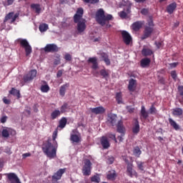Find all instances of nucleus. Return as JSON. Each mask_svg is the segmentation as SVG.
Instances as JSON below:
<instances>
[{"label": "nucleus", "mask_w": 183, "mask_h": 183, "mask_svg": "<svg viewBox=\"0 0 183 183\" xmlns=\"http://www.w3.org/2000/svg\"><path fill=\"white\" fill-rule=\"evenodd\" d=\"M84 16V9L79 8L74 16V22L77 24V31L79 34H82L86 29V24H85V19L82 20Z\"/></svg>", "instance_id": "obj_1"}, {"label": "nucleus", "mask_w": 183, "mask_h": 183, "mask_svg": "<svg viewBox=\"0 0 183 183\" xmlns=\"http://www.w3.org/2000/svg\"><path fill=\"white\" fill-rule=\"evenodd\" d=\"M114 17L111 14L105 15V11L103 9H99L96 13V21L102 26H105L107 22L112 21Z\"/></svg>", "instance_id": "obj_2"}, {"label": "nucleus", "mask_w": 183, "mask_h": 183, "mask_svg": "<svg viewBox=\"0 0 183 183\" xmlns=\"http://www.w3.org/2000/svg\"><path fill=\"white\" fill-rule=\"evenodd\" d=\"M42 151L50 159H53V158L56 157V148L49 142H47L46 144L43 146Z\"/></svg>", "instance_id": "obj_3"}, {"label": "nucleus", "mask_w": 183, "mask_h": 183, "mask_svg": "<svg viewBox=\"0 0 183 183\" xmlns=\"http://www.w3.org/2000/svg\"><path fill=\"white\" fill-rule=\"evenodd\" d=\"M154 26H155V24H154V21H152V19L148 21L144 26L143 35L142 36L141 39L144 40L149 38V36H151L154 33Z\"/></svg>", "instance_id": "obj_4"}, {"label": "nucleus", "mask_w": 183, "mask_h": 183, "mask_svg": "<svg viewBox=\"0 0 183 183\" xmlns=\"http://www.w3.org/2000/svg\"><path fill=\"white\" fill-rule=\"evenodd\" d=\"M92 169V162L89 159L84 160V166L82 167V174L84 177H89L91 175V171Z\"/></svg>", "instance_id": "obj_5"}, {"label": "nucleus", "mask_w": 183, "mask_h": 183, "mask_svg": "<svg viewBox=\"0 0 183 183\" xmlns=\"http://www.w3.org/2000/svg\"><path fill=\"white\" fill-rule=\"evenodd\" d=\"M17 42H19L22 48H24L26 56H29V55H31V54L32 53V47L31 46V45H29V42H28V40H26V39H17Z\"/></svg>", "instance_id": "obj_6"}, {"label": "nucleus", "mask_w": 183, "mask_h": 183, "mask_svg": "<svg viewBox=\"0 0 183 183\" xmlns=\"http://www.w3.org/2000/svg\"><path fill=\"white\" fill-rule=\"evenodd\" d=\"M44 51L46 54H49V52L54 54V52H58V51H59V48L55 44H48L44 48Z\"/></svg>", "instance_id": "obj_7"}, {"label": "nucleus", "mask_w": 183, "mask_h": 183, "mask_svg": "<svg viewBox=\"0 0 183 183\" xmlns=\"http://www.w3.org/2000/svg\"><path fill=\"white\" fill-rule=\"evenodd\" d=\"M36 69H32L27 74L24 75L23 77L24 82H29L30 81H32L34 78L36 76Z\"/></svg>", "instance_id": "obj_8"}, {"label": "nucleus", "mask_w": 183, "mask_h": 183, "mask_svg": "<svg viewBox=\"0 0 183 183\" xmlns=\"http://www.w3.org/2000/svg\"><path fill=\"white\" fill-rule=\"evenodd\" d=\"M7 182L9 183H21L19 177L15 173L6 174Z\"/></svg>", "instance_id": "obj_9"}, {"label": "nucleus", "mask_w": 183, "mask_h": 183, "mask_svg": "<svg viewBox=\"0 0 183 183\" xmlns=\"http://www.w3.org/2000/svg\"><path fill=\"white\" fill-rule=\"evenodd\" d=\"M127 173L129 177L131 178H138V173L135 169H134V165L133 164H129L127 166Z\"/></svg>", "instance_id": "obj_10"}, {"label": "nucleus", "mask_w": 183, "mask_h": 183, "mask_svg": "<svg viewBox=\"0 0 183 183\" xmlns=\"http://www.w3.org/2000/svg\"><path fill=\"white\" fill-rule=\"evenodd\" d=\"M122 36L123 38V41L126 45H129V44L132 42V37L131 36V34L128 33V31H122Z\"/></svg>", "instance_id": "obj_11"}, {"label": "nucleus", "mask_w": 183, "mask_h": 183, "mask_svg": "<svg viewBox=\"0 0 183 183\" xmlns=\"http://www.w3.org/2000/svg\"><path fill=\"white\" fill-rule=\"evenodd\" d=\"M129 14H131V6L124 8L123 11L118 13V15L122 19H127Z\"/></svg>", "instance_id": "obj_12"}, {"label": "nucleus", "mask_w": 183, "mask_h": 183, "mask_svg": "<svg viewBox=\"0 0 183 183\" xmlns=\"http://www.w3.org/2000/svg\"><path fill=\"white\" fill-rule=\"evenodd\" d=\"M107 121L112 127H115V125H117V123H118V117L117 116V114H110L108 115Z\"/></svg>", "instance_id": "obj_13"}, {"label": "nucleus", "mask_w": 183, "mask_h": 183, "mask_svg": "<svg viewBox=\"0 0 183 183\" xmlns=\"http://www.w3.org/2000/svg\"><path fill=\"white\" fill-rule=\"evenodd\" d=\"M88 64H92V69L97 70L99 68L98 59L97 57H90L87 60Z\"/></svg>", "instance_id": "obj_14"}, {"label": "nucleus", "mask_w": 183, "mask_h": 183, "mask_svg": "<svg viewBox=\"0 0 183 183\" xmlns=\"http://www.w3.org/2000/svg\"><path fill=\"white\" fill-rule=\"evenodd\" d=\"M100 142L104 149H108V148H109V147L111 146V144H109V141H108V137L105 136L101 137Z\"/></svg>", "instance_id": "obj_15"}, {"label": "nucleus", "mask_w": 183, "mask_h": 183, "mask_svg": "<svg viewBox=\"0 0 183 183\" xmlns=\"http://www.w3.org/2000/svg\"><path fill=\"white\" fill-rule=\"evenodd\" d=\"M128 89L130 92H135L137 89V80L131 79L129 81Z\"/></svg>", "instance_id": "obj_16"}, {"label": "nucleus", "mask_w": 183, "mask_h": 183, "mask_svg": "<svg viewBox=\"0 0 183 183\" xmlns=\"http://www.w3.org/2000/svg\"><path fill=\"white\" fill-rule=\"evenodd\" d=\"M91 112H92L93 114H95L96 115H100V114H104L105 108H104V107L102 106H100L96 108H92Z\"/></svg>", "instance_id": "obj_17"}, {"label": "nucleus", "mask_w": 183, "mask_h": 183, "mask_svg": "<svg viewBox=\"0 0 183 183\" xmlns=\"http://www.w3.org/2000/svg\"><path fill=\"white\" fill-rule=\"evenodd\" d=\"M117 128V132H119V134H122L123 135L125 134V127H124V122H122V120L118 121Z\"/></svg>", "instance_id": "obj_18"}, {"label": "nucleus", "mask_w": 183, "mask_h": 183, "mask_svg": "<svg viewBox=\"0 0 183 183\" xmlns=\"http://www.w3.org/2000/svg\"><path fill=\"white\" fill-rule=\"evenodd\" d=\"M132 132L134 134L139 133V122H138V119H135L134 123L132 127Z\"/></svg>", "instance_id": "obj_19"}, {"label": "nucleus", "mask_w": 183, "mask_h": 183, "mask_svg": "<svg viewBox=\"0 0 183 183\" xmlns=\"http://www.w3.org/2000/svg\"><path fill=\"white\" fill-rule=\"evenodd\" d=\"M69 88V84L66 83L60 86L59 89V95L61 97H65V94L66 92V89Z\"/></svg>", "instance_id": "obj_20"}, {"label": "nucleus", "mask_w": 183, "mask_h": 183, "mask_svg": "<svg viewBox=\"0 0 183 183\" xmlns=\"http://www.w3.org/2000/svg\"><path fill=\"white\" fill-rule=\"evenodd\" d=\"M132 28L133 31L138 32V31H139V29H141L142 28V21H136V22L133 23L132 25Z\"/></svg>", "instance_id": "obj_21"}, {"label": "nucleus", "mask_w": 183, "mask_h": 183, "mask_svg": "<svg viewBox=\"0 0 183 183\" xmlns=\"http://www.w3.org/2000/svg\"><path fill=\"white\" fill-rule=\"evenodd\" d=\"M10 95H13L14 97H16L17 99H19L21 98V92L19 90L15 89V88H11V89L9 91Z\"/></svg>", "instance_id": "obj_22"}, {"label": "nucleus", "mask_w": 183, "mask_h": 183, "mask_svg": "<svg viewBox=\"0 0 183 183\" xmlns=\"http://www.w3.org/2000/svg\"><path fill=\"white\" fill-rule=\"evenodd\" d=\"M154 54V51L151 49L143 48L142 50V54L143 56H151Z\"/></svg>", "instance_id": "obj_23"}, {"label": "nucleus", "mask_w": 183, "mask_h": 183, "mask_svg": "<svg viewBox=\"0 0 183 183\" xmlns=\"http://www.w3.org/2000/svg\"><path fill=\"white\" fill-rule=\"evenodd\" d=\"M177 9V3H172L167 7V11L168 14L171 15V14L174 13V11Z\"/></svg>", "instance_id": "obj_24"}, {"label": "nucleus", "mask_w": 183, "mask_h": 183, "mask_svg": "<svg viewBox=\"0 0 183 183\" xmlns=\"http://www.w3.org/2000/svg\"><path fill=\"white\" fill-rule=\"evenodd\" d=\"M151 64V59L148 58L142 59L140 61V65L142 68H147Z\"/></svg>", "instance_id": "obj_25"}, {"label": "nucleus", "mask_w": 183, "mask_h": 183, "mask_svg": "<svg viewBox=\"0 0 183 183\" xmlns=\"http://www.w3.org/2000/svg\"><path fill=\"white\" fill-rule=\"evenodd\" d=\"M31 9H34L36 12V14H38V15H39V14H41V5L39 4H31Z\"/></svg>", "instance_id": "obj_26"}, {"label": "nucleus", "mask_w": 183, "mask_h": 183, "mask_svg": "<svg viewBox=\"0 0 183 183\" xmlns=\"http://www.w3.org/2000/svg\"><path fill=\"white\" fill-rule=\"evenodd\" d=\"M101 56L102 61L105 62L106 65H111V60H109V57L108 56V54L107 53H102Z\"/></svg>", "instance_id": "obj_27"}, {"label": "nucleus", "mask_w": 183, "mask_h": 183, "mask_svg": "<svg viewBox=\"0 0 183 183\" xmlns=\"http://www.w3.org/2000/svg\"><path fill=\"white\" fill-rule=\"evenodd\" d=\"M61 111L59 109H55L51 113V119H56L58 117H61Z\"/></svg>", "instance_id": "obj_28"}, {"label": "nucleus", "mask_w": 183, "mask_h": 183, "mask_svg": "<svg viewBox=\"0 0 183 183\" xmlns=\"http://www.w3.org/2000/svg\"><path fill=\"white\" fill-rule=\"evenodd\" d=\"M182 109L181 108H175V109H173L172 110V114L174 116V117H181V115H182Z\"/></svg>", "instance_id": "obj_29"}, {"label": "nucleus", "mask_w": 183, "mask_h": 183, "mask_svg": "<svg viewBox=\"0 0 183 183\" xmlns=\"http://www.w3.org/2000/svg\"><path fill=\"white\" fill-rule=\"evenodd\" d=\"M70 140L76 144L81 142V138L77 134H71Z\"/></svg>", "instance_id": "obj_30"}, {"label": "nucleus", "mask_w": 183, "mask_h": 183, "mask_svg": "<svg viewBox=\"0 0 183 183\" xmlns=\"http://www.w3.org/2000/svg\"><path fill=\"white\" fill-rule=\"evenodd\" d=\"M169 122L171 127H172L174 128V129H175L176 131H178V129H179V125H178V124H177V122H175V121H174V119H169Z\"/></svg>", "instance_id": "obj_31"}, {"label": "nucleus", "mask_w": 183, "mask_h": 183, "mask_svg": "<svg viewBox=\"0 0 183 183\" xmlns=\"http://www.w3.org/2000/svg\"><path fill=\"white\" fill-rule=\"evenodd\" d=\"M140 114L142 117V118H144V119H147V118H148V112L145 109V107L142 106V109H141V112Z\"/></svg>", "instance_id": "obj_32"}, {"label": "nucleus", "mask_w": 183, "mask_h": 183, "mask_svg": "<svg viewBox=\"0 0 183 183\" xmlns=\"http://www.w3.org/2000/svg\"><path fill=\"white\" fill-rule=\"evenodd\" d=\"M67 120L65 117H62L59 121V128L64 129V127H66Z\"/></svg>", "instance_id": "obj_33"}, {"label": "nucleus", "mask_w": 183, "mask_h": 183, "mask_svg": "<svg viewBox=\"0 0 183 183\" xmlns=\"http://www.w3.org/2000/svg\"><path fill=\"white\" fill-rule=\"evenodd\" d=\"M99 74L103 78H108L109 76V72L105 69H101Z\"/></svg>", "instance_id": "obj_34"}, {"label": "nucleus", "mask_w": 183, "mask_h": 183, "mask_svg": "<svg viewBox=\"0 0 183 183\" xmlns=\"http://www.w3.org/2000/svg\"><path fill=\"white\" fill-rule=\"evenodd\" d=\"M91 182H97V183L101 182V177H99V174H96V175L92 176L91 177Z\"/></svg>", "instance_id": "obj_35"}, {"label": "nucleus", "mask_w": 183, "mask_h": 183, "mask_svg": "<svg viewBox=\"0 0 183 183\" xmlns=\"http://www.w3.org/2000/svg\"><path fill=\"white\" fill-rule=\"evenodd\" d=\"M39 29L40 32H45L46 31H48V24H40L39 26Z\"/></svg>", "instance_id": "obj_36"}, {"label": "nucleus", "mask_w": 183, "mask_h": 183, "mask_svg": "<svg viewBox=\"0 0 183 183\" xmlns=\"http://www.w3.org/2000/svg\"><path fill=\"white\" fill-rule=\"evenodd\" d=\"M117 178V172L115 171H113V172L109 173L107 174V179H111L112 181H114Z\"/></svg>", "instance_id": "obj_37"}, {"label": "nucleus", "mask_w": 183, "mask_h": 183, "mask_svg": "<svg viewBox=\"0 0 183 183\" xmlns=\"http://www.w3.org/2000/svg\"><path fill=\"white\" fill-rule=\"evenodd\" d=\"M84 4H90L91 5H95L99 3V0H81Z\"/></svg>", "instance_id": "obj_38"}, {"label": "nucleus", "mask_w": 183, "mask_h": 183, "mask_svg": "<svg viewBox=\"0 0 183 183\" xmlns=\"http://www.w3.org/2000/svg\"><path fill=\"white\" fill-rule=\"evenodd\" d=\"M69 108V106H68L67 103H64L60 108V112H61V114H64Z\"/></svg>", "instance_id": "obj_39"}, {"label": "nucleus", "mask_w": 183, "mask_h": 183, "mask_svg": "<svg viewBox=\"0 0 183 183\" xmlns=\"http://www.w3.org/2000/svg\"><path fill=\"white\" fill-rule=\"evenodd\" d=\"M116 101L117 104H122V94L121 93H117Z\"/></svg>", "instance_id": "obj_40"}, {"label": "nucleus", "mask_w": 183, "mask_h": 183, "mask_svg": "<svg viewBox=\"0 0 183 183\" xmlns=\"http://www.w3.org/2000/svg\"><path fill=\"white\" fill-rule=\"evenodd\" d=\"M12 16H14V12H9L8 14L6 15L4 23L5 24V22L9 21V19H12Z\"/></svg>", "instance_id": "obj_41"}, {"label": "nucleus", "mask_w": 183, "mask_h": 183, "mask_svg": "<svg viewBox=\"0 0 183 183\" xmlns=\"http://www.w3.org/2000/svg\"><path fill=\"white\" fill-rule=\"evenodd\" d=\"M3 138H9V132L6 129H4L1 132Z\"/></svg>", "instance_id": "obj_42"}, {"label": "nucleus", "mask_w": 183, "mask_h": 183, "mask_svg": "<svg viewBox=\"0 0 183 183\" xmlns=\"http://www.w3.org/2000/svg\"><path fill=\"white\" fill-rule=\"evenodd\" d=\"M50 88L48 84L41 85V92H48L49 91Z\"/></svg>", "instance_id": "obj_43"}, {"label": "nucleus", "mask_w": 183, "mask_h": 183, "mask_svg": "<svg viewBox=\"0 0 183 183\" xmlns=\"http://www.w3.org/2000/svg\"><path fill=\"white\" fill-rule=\"evenodd\" d=\"M134 154L136 157H139V155H141V154H142V152L141 151L139 147H137L134 149Z\"/></svg>", "instance_id": "obj_44"}, {"label": "nucleus", "mask_w": 183, "mask_h": 183, "mask_svg": "<svg viewBox=\"0 0 183 183\" xmlns=\"http://www.w3.org/2000/svg\"><path fill=\"white\" fill-rule=\"evenodd\" d=\"M107 164H109V165L114 164V161H115V158L112 156L107 157Z\"/></svg>", "instance_id": "obj_45"}, {"label": "nucleus", "mask_w": 183, "mask_h": 183, "mask_svg": "<svg viewBox=\"0 0 183 183\" xmlns=\"http://www.w3.org/2000/svg\"><path fill=\"white\" fill-rule=\"evenodd\" d=\"M149 114H151L152 115H154V114H157V108H155V106H154V104H152L151 106V107L149 108Z\"/></svg>", "instance_id": "obj_46"}, {"label": "nucleus", "mask_w": 183, "mask_h": 183, "mask_svg": "<svg viewBox=\"0 0 183 183\" xmlns=\"http://www.w3.org/2000/svg\"><path fill=\"white\" fill-rule=\"evenodd\" d=\"M19 18V13H16L11 17V24H14L16 21V19Z\"/></svg>", "instance_id": "obj_47"}, {"label": "nucleus", "mask_w": 183, "mask_h": 183, "mask_svg": "<svg viewBox=\"0 0 183 183\" xmlns=\"http://www.w3.org/2000/svg\"><path fill=\"white\" fill-rule=\"evenodd\" d=\"M19 18V13H16L11 17V24H14L16 21V19Z\"/></svg>", "instance_id": "obj_48"}, {"label": "nucleus", "mask_w": 183, "mask_h": 183, "mask_svg": "<svg viewBox=\"0 0 183 183\" xmlns=\"http://www.w3.org/2000/svg\"><path fill=\"white\" fill-rule=\"evenodd\" d=\"M137 167L140 171H144V162H137Z\"/></svg>", "instance_id": "obj_49"}, {"label": "nucleus", "mask_w": 183, "mask_h": 183, "mask_svg": "<svg viewBox=\"0 0 183 183\" xmlns=\"http://www.w3.org/2000/svg\"><path fill=\"white\" fill-rule=\"evenodd\" d=\"M170 75L172 76V78L174 80L177 81V71H172L170 73Z\"/></svg>", "instance_id": "obj_50"}, {"label": "nucleus", "mask_w": 183, "mask_h": 183, "mask_svg": "<svg viewBox=\"0 0 183 183\" xmlns=\"http://www.w3.org/2000/svg\"><path fill=\"white\" fill-rule=\"evenodd\" d=\"M64 59L66 61H71L72 60V56H71V54H66L64 56Z\"/></svg>", "instance_id": "obj_51"}, {"label": "nucleus", "mask_w": 183, "mask_h": 183, "mask_svg": "<svg viewBox=\"0 0 183 183\" xmlns=\"http://www.w3.org/2000/svg\"><path fill=\"white\" fill-rule=\"evenodd\" d=\"M126 109H127L128 112H129V114H132L134 111H135V109H134V107H132L130 106H127Z\"/></svg>", "instance_id": "obj_52"}, {"label": "nucleus", "mask_w": 183, "mask_h": 183, "mask_svg": "<svg viewBox=\"0 0 183 183\" xmlns=\"http://www.w3.org/2000/svg\"><path fill=\"white\" fill-rule=\"evenodd\" d=\"M178 91L179 92L180 97H183V86H179Z\"/></svg>", "instance_id": "obj_53"}, {"label": "nucleus", "mask_w": 183, "mask_h": 183, "mask_svg": "<svg viewBox=\"0 0 183 183\" xmlns=\"http://www.w3.org/2000/svg\"><path fill=\"white\" fill-rule=\"evenodd\" d=\"M107 138H110V139H115V134H112V133H108L107 134Z\"/></svg>", "instance_id": "obj_54"}, {"label": "nucleus", "mask_w": 183, "mask_h": 183, "mask_svg": "<svg viewBox=\"0 0 183 183\" xmlns=\"http://www.w3.org/2000/svg\"><path fill=\"white\" fill-rule=\"evenodd\" d=\"M56 137H58V131L57 130H56L53 132V134H52L53 141H55L56 139Z\"/></svg>", "instance_id": "obj_55"}, {"label": "nucleus", "mask_w": 183, "mask_h": 183, "mask_svg": "<svg viewBox=\"0 0 183 183\" xmlns=\"http://www.w3.org/2000/svg\"><path fill=\"white\" fill-rule=\"evenodd\" d=\"M148 12H149V11L147 9H142L141 10L142 15H148Z\"/></svg>", "instance_id": "obj_56"}, {"label": "nucleus", "mask_w": 183, "mask_h": 183, "mask_svg": "<svg viewBox=\"0 0 183 183\" xmlns=\"http://www.w3.org/2000/svg\"><path fill=\"white\" fill-rule=\"evenodd\" d=\"M6 119H8V117L4 116L1 118L0 121L1 124H5V122H6Z\"/></svg>", "instance_id": "obj_57"}, {"label": "nucleus", "mask_w": 183, "mask_h": 183, "mask_svg": "<svg viewBox=\"0 0 183 183\" xmlns=\"http://www.w3.org/2000/svg\"><path fill=\"white\" fill-rule=\"evenodd\" d=\"M158 83L161 84L162 85H165V79H164L163 77H161L159 79Z\"/></svg>", "instance_id": "obj_58"}, {"label": "nucleus", "mask_w": 183, "mask_h": 183, "mask_svg": "<svg viewBox=\"0 0 183 183\" xmlns=\"http://www.w3.org/2000/svg\"><path fill=\"white\" fill-rule=\"evenodd\" d=\"M3 102L4 104H6L7 105H9V104H11V101L8 99H6L5 97L3 99Z\"/></svg>", "instance_id": "obj_59"}, {"label": "nucleus", "mask_w": 183, "mask_h": 183, "mask_svg": "<svg viewBox=\"0 0 183 183\" xmlns=\"http://www.w3.org/2000/svg\"><path fill=\"white\" fill-rule=\"evenodd\" d=\"M63 71L62 70H59L56 74L57 78H61L62 76Z\"/></svg>", "instance_id": "obj_60"}, {"label": "nucleus", "mask_w": 183, "mask_h": 183, "mask_svg": "<svg viewBox=\"0 0 183 183\" xmlns=\"http://www.w3.org/2000/svg\"><path fill=\"white\" fill-rule=\"evenodd\" d=\"M155 44L158 49H159L161 46H162V42H161V41L155 42Z\"/></svg>", "instance_id": "obj_61"}, {"label": "nucleus", "mask_w": 183, "mask_h": 183, "mask_svg": "<svg viewBox=\"0 0 183 183\" xmlns=\"http://www.w3.org/2000/svg\"><path fill=\"white\" fill-rule=\"evenodd\" d=\"M22 157L23 158H28V157H31V153H24Z\"/></svg>", "instance_id": "obj_62"}, {"label": "nucleus", "mask_w": 183, "mask_h": 183, "mask_svg": "<svg viewBox=\"0 0 183 183\" xmlns=\"http://www.w3.org/2000/svg\"><path fill=\"white\" fill-rule=\"evenodd\" d=\"M178 65V63H172L170 64V68H177V66Z\"/></svg>", "instance_id": "obj_63"}, {"label": "nucleus", "mask_w": 183, "mask_h": 183, "mask_svg": "<svg viewBox=\"0 0 183 183\" xmlns=\"http://www.w3.org/2000/svg\"><path fill=\"white\" fill-rule=\"evenodd\" d=\"M7 1V5L9 6V5H12V4H14V1L15 0H6Z\"/></svg>", "instance_id": "obj_64"}]
</instances>
